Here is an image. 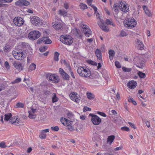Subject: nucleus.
<instances>
[{
	"label": "nucleus",
	"instance_id": "nucleus-53",
	"mask_svg": "<svg viewBox=\"0 0 155 155\" xmlns=\"http://www.w3.org/2000/svg\"><path fill=\"white\" fill-rule=\"evenodd\" d=\"M117 4H115L114 6V9L115 12H117L118 11V8H119L120 7L119 6H118Z\"/></svg>",
	"mask_w": 155,
	"mask_h": 155
},
{
	"label": "nucleus",
	"instance_id": "nucleus-17",
	"mask_svg": "<svg viewBox=\"0 0 155 155\" xmlns=\"http://www.w3.org/2000/svg\"><path fill=\"white\" fill-rule=\"evenodd\" d=\"M70 98L73 101L77 103H78L80 101V99L76 95L73 94H70L69 95Z\"/></svg>",
	"mask_w": 155,
	"mask_h": 155
},
{
	"label": "nucleus",
	"instance_id": "nucleus-47",
	"mask_svg": "<svg viewBox=\"0 0 155 155\" xmlns=\"http://www.w3.org/2000/svg\"><path fill=\"white\" fill-rule=\"evenodd\" d=\"M122 69L123 71L126 72H130L132 70L131 68H126L125 67H123Z\"/></svg>",
	"mask_w": 155,
	"mask_h": 155
},
{
	"label": "nucleus",
	"instance_id": "nucleus-28",
	"mask_svg": "<svg viewBox=\"0 0 155 155\" xmlns=\"http://www.w3.org/2000/svg\"><path fill=\"white\" fill-rule=\"evenodd\" d=\"M52 99L53 103H54L58 101V98L57 97L56 94L53 93L52 94Z\"/></svg>",
	"mask_w": 155,
	"mask_h": 155
},
{
	"label": "nucleus",
	"instance_id": "nucleus-21",
	"mask_svg": "<svg viewBox=\"0 0 155 155\" xmlns=\"http://www.w3.org/2000/svg\"><path fill=\"white\" fill-rule=\"evenodd\" d=\"M95 54L98 59L101 60V53L99 49H97L96 50Z\"/></svg>",
	"mask_w": 155,
	"mask_h": 155
},
{
	"label": "nucleus",
	"instance_id": "nucleus-3",
	"mask_svg": "<svg viewBox=\"0 0 155 155\" xmlns=\"http://www.w3.org/2000/svg\"><path fill=\"white\" fill-rule=\"evenodd\" d=\"M137 24V21L132 18H129L124 21V26L128 28H131L134 27Z\"/></svg>",
	"mask_w": 155,
	"mask_h": 155
},
{
	"label": "nucleus",
	"instance_id": "nucleus-25",
	"mask_svg": "<svg viewBox=\"0 0 155 155\" xmlns=\"http://www.w3.org/2000/svg\"><path fill=\"white\" fill-rule=\"evenodd\" d=\"M36 68V65L34 63L31 64L28 68V71L31 72V71L35 70Z\"/></svg>",
	"mask_w": 155,
	"mask_h": 155
},
{
	"label": "nucleus",
	"instance_id": "nucleus-2",
	"mask_svg": "<svg viewBox=\"0 0 155 155\" xmlns=\"http://www.w3.org/2000/svg\"><path fill=\"white\" fill-rule=\"evenodd\" d=\"M60 41L63 43L70 45L73 43V40L72 37L69 35H63L60 37Z\"/></svg>",
	"mask_w": 155,
	"mask_h": 155
},
{
	"label": "nucleus",
	"instance_id": "nucleus-20",
	"mask_svg": "<svg viewBox=\"0 0 155 155\" xmlns=\"http://www.w3.org/2000/svg\"><path fill=\"white\" fill-rule=\"evenodd\" d=\"M58 14L61 16L65 17L67 16V12L64 9H61L58 12Z\"/></svg>",
	"mask_w": 155,
	"mask_h": 155
},
{
	"label": "nucleus",
	"instance_id": "nucleus-63",
	"mask_svg": "<svg viewBox=\"0 0 155 155\" xmlns=\"http://www.w3.org/2000/svg\"><path fill=\"white\" fill-rule=\"evenodd\" d=\"M111 112L113 115L115 116H116L117 114V112L114 110H112L111 111Z\"/></svg>",
	"mask_w": 155,
	"mask_h": 155
},
{
	"label": "nucleus",
	"instance_id": "nucleus-34",
	"mask_svg": "<svg viewBox=\"0 0 155 155\" xmlns=\"http://www.w3.org/2000/svg\"><path fill=\"white\" fill-rule=\"evenodd\" d=\"M30 3L28 1L26 0H23L22 2V7L28 6L30 5Z\"/></svg>",
	"mask_w": 155,
	"mask_h": 155
},
{
	"label": "nucleus",
	"instance_id": "nucleus-41",
	"mask_svg": "<svg viewBox=\"0 0 155 155\" xmlns=\"http://www.w3.org/2000/svg\"><path fill=\"white\" fill-rule=\"evenodd\" d=\"M80 6L81 8L83 9H86L87 8V5L86 4L83 3H81Z\"/></svg>",
	"mask_w": 155,
	"mask_h": 155
},
{
	"label": "nucleus",
	"instance_id": "nucleus-44",
	"mask_svg": "<svg viewBox=\"0 0 155 155\" xmlns=\"http://www.w3.org/2000/svg\"><path fill=\"white\" fill-rule=\"evenodd\" d=\"M61 122L62 123V124H65V125H66V124H69V123H68V122L69 120H68V119H66L65 118H64V120H61Z\"/></svg>",
	"mask_w": 155,
	"mask_h": 155
},
{
	"label": "nucleus",
	"instance_id": "nucleus-55",
	"mask_svg": "<svg viewBox=\"0 0 155 155\" xmlns=\"http://www.w3.org/2000/svg\"><path fill=\"white\" fill-rule=\"evenodd\" d=\"M5 66L7 69H9L10 68L9 64L8 61H5Z\"/></svg>",
	"mask_w": 155,
	"mask_h": 155
},
{
	"label": "nucleus",
	"instance_id": "nucleus-33",
	"mask_svg": "<svg viewBox=\"0 0 155 155\" xmlns=\"http://www.w3.org/2000/svg\"><path fill=\"white\" fill-rule=\"evenodd\" d=\"M10 46L5 44L3 50L5 52L9 51L10 50Z\"/></svg>",
	"mask_w": 155,
	"mask_h": 155
},
{
	"label": "nucleus",
	"instance_id": "nucleus-59",
	"mask_svg": "<svg viewBox=\"0 0 155 155\" xmlns=\"http://www.w3.org/2000/svg\"><path fill=\"white\" fill-rule=\"evenodd\" d=\"M128 124L131 127L134 128V129L136 128V127H135V125L134 124L130 122H129Z\"/></svg>",
	"mask_w": 155,
	"mask_h": 155
},
{
	"label": "nucleus",
	"instance_id": "nucleus-56",
	"mask_svg": "<svg viewBox=\"0 0 155 155\" xmlns=\"http://www.w3.org/2000/svg\"><path fill=\"white\" fill-rule=\"evenodd\" d=\"M13 0H1V3H10Z\"/></svg>",
	"mask_w": 155,
	"mask_h": 155
},
{
	"label": "nucleus",
	"instance_id": "nucleus-52",
	"mask_svg": "<svg viewBox=\"0 0 155 155\" xmlns=\"http://www.w3.org/2000/svg\"><path fill=\"white\" fill-rule=\"evenodd\" d=\"M115 65L116 67L118 68H119L121 67V66L120 63L117 61H115Z\"/></svg>",
	"mask_w": 155,
	"mask_h": 155
},
{
	"label": "nucleus",
	"instance_id": "nucleus-37",
	"mask_svg": "<svg viewBox=\"0 0 155 155\" xmlns=\"http://www.w3.org/2000/svg\"><path fill=\"white\" fill-rule=\"evenodd\" d=\"M24 107V104L21 102L18 103L15 105L16 108H23Z\"/></svg>",
	"mask_w": 155,
	"mask_h": 155
},
{
	"label": "nucleus",
	"instance_id": "nucleus-16",
	"mask_svg": "<svg viewBox=\"0 0 155 155\" xmlns=\"http://www.w3.org/2000/svg\"><path fill=\"white\" fill-rule=\"evenodd\" d=\"M53 27L56 30L61 29L62 27V24L60 22H56L52 23Z\"/></svg>",
	"mask_w": 155,
	"mask_h": 155
},
{
	"label": "nucleus",
	"instance_id": "nucleus-42",
	"mask_svg": "<svg viewBox=\"0 0 155 155\" xmlns=\"http://www.w3.org/2000/svg\"><path fill=\"white\" fill-rule=\"evenodd\" d=\"M28 117L29 118L33 119H35L36 116L34 114H32L31 112L29 111Z\"/></svg>",
	"mask_w": 155,
	"mask_h": 155
},
{
	"label": "nucleus",
	"instance_id": "nucleus-50",
	"mask_svg": "<svg viewBox=\"0 0 155 155\" xmlns=\"http://www.w3.org/2000/svg\"><path fill=\"white\" fill-rule=\"evenodd\" d=\"M51 130H54L55 131H58L59 129V127L58 126H56L54 127H51Z\"/></svg>",
	"mask_w": 155,
	"mask_h": 155
},
{
	"label": "nucleus",
	"instance_id": "nucleus-39",
	"mask_svg": "<svg viewBox=\"0 0 155 155\" xmlns=\"http://www.w3.org/2000/svg\"><path fill=\"white\" fill-rule=\"evenodd\" d=\"M106 23L109 25H112L113 26H115V25L113 23L112 21H110L109 19H107L106 21Z\"/></svg>",
	"mask_w": 155,
	"mask_h": 155
},
{
	"label": "nucleus",
	"instance_id": "nucleus-1",
	"mask_svg": "<svg viewBox=\"0 0 155 155\" xmlns=\"http://www.w3.org/2000/svg\"><path fill=\"white\" fill-rule=\"evenodd\" d=\"M77 72L80 76L83 77H88L91 75V71L85 67L79 66L78 68Z\"/></svg>",
	"mask_w": 155,
	"mask_h": 155
},
{
	"label": "nucleus",
	"instance_id": "nucleus-43",
	"mask_svg": "<svg viewBox=\"0 0 155 155\" xmlns=\"http://www.w3.org/2000/svg\"><path fill=\"white\" fill-rule=\"evenodd\" d=\"M128 101L130 102H132V103L134 105H136L137 104V103L135 101L133 98L130 97H129L128 99Z\"/></svg>",
	"mask_w": 155,
	"mask_h": 155
},
{
	"label": "nucleus",
	"instance_id": "nucleus-61",
	"mask_svg": "<svg viewBox=\"0 0 155 155\" xmlns=\"http://www.w3.org/2000/svg\"><path fill=\"white\" fill-rule=\"evenodd\" d=\"M64 7L66 9H68L69 8V5L68 3H65L64 4Z\"/></svg>",
	"mask_w": 155,
	"mask_h": 155
},
{
	"label": "nucleus",
	"instance_id": "nucleus-13",
	"mask_svg": "<svg viewBox=\"0 0 155 155\" xmlns=\"http://www.w3.org/2000/svg\"><path fill=\"white\" fill-rule=\"evenodd\" d=\"M137 84L136 81L134 80H132L129 81L127 84L128 87L131 89H134L137 86Z\"/></svg>",
	"mask_w": 155,
	"mask_h": 155
},
{
	"label": "nucleus",
	"instance_id": "nucleus-18",
	"mask_svg": "<svg viewBox=\"0 0 155 155\" xmlns=\"http://www.w3.org/2000/svg\"><path fill=\"white\" fill-rule=\"evenodd\" d=\"M52 78V82L53 83L57 84L59 81V77L56 74H54Z\"/></svg>",
	"mask_w": 155,
	"mask_h": 155
},
{
	"label": "nucleus",
	"instance_id": "nucleus-38",
	"mask_svg": "<svg viewBox=\"0 0 155 155\" xmlns=\"http://www.w3.org/2000/svg\"><path fill=\"white\" fill-rule=\"evenodd\" d=\"M138 74L140 78H144L146 77L145 74L141 71H139Z\"/></svg>",
	"mask_w": 155,
	"mask_h": 155
},
{
	"label": "nucleus",
	"instance_id": "nucleus-8",
	"mask_svg": "<svg viewBox=\"0 0 155 155\" xmlns=\"http://www.w3.org/2000/svg\"><path fill=\"white\" fill-rule=\"evenodd\" d=\"M82 28L83 29V33H84L86 36L89 37L91 35V31L89 27L86 25H84Z\"/></svg>",
	"mask_w": 155,
	"mask_h": 155
},
{
	"label": "nucleus",
	"instance_id": "nucleus-51",
	"mask_svg": "<svg viewBox=\"0 0 155 155\" xmlns=\"http://www.w3.org/2000/svg\"><path fill=\"white\" fill-rule=\"evenodd\" d=\"M91 109L90 108L88 107L87 106L84 107L83 108V111L84 112H86V111H91Z\"/></svg>",
	"mask_w": 155,
	"mask_h": 155
},
{
	"label": "nucleus",
	"instance_id": "nucleus-12",
	"mask_svg": "<svg viewBox=\"0 0 155 155\" xmlns=\"http://www.w3.org/2000/svg\"><path fill=\"white\" fill-rule=\"evenodd\" d=\"M40 40V41H38V43H40L43 42L45 44H50L52 42L49 39L48 37H43Z\"/></svg>",
	"mask_w": 155,
	"mask_h": 155
},
{
	"label": "nucleus",
	"instance_id": "nucleus-14",
	"mask_svg": "<svg viewBox=\"0 0 155 155\" xmlns=\"http://www.w3.org/2000/svg\"><path fill=\"white\" fill-rule=\"evenodd\" d=\"M13 65L16 69L18 70L19 71H20L23 69V67L21 63H17L15 61L13 63Z\"/></svg>",
	"mask_w": 155,
	"mask_h": 155
},
{
	"label": "nucleus",
	"instance_id": "nucleus-54",
	"mask_svg": "<svg viewBox=\"0 0 155 155\" xmlns=\"http://www.w3.org/2000/svg\"><path fill=\"white\" fill-rule=\"evenodd\" d=\"M121 129L123 130L126 131H128L130 130L129 128L126 126H124L122 127L121 128Z\"/></svg>",
	"mask_w": 155,
	"mask_h": 155
},
{
	"label": "nucleus",
	"instance_id": "nucleus-29",
	"mask_svg": "<svg viewBox=\"0 0 155 155\" xmlns=\"http://www.w3.org/2000/svg\"><path fill=\"white\" fill-rule=\"evenodd\" d=\"M143 8L146 14L148 16H151V13L148 10L147 7L146 6L144 5L143 6Z\"/></svg>",
	"mask_w": 155,
	"mask_h": 155
},
{
	"label": "nucleus",
	"instance_id": "nucleus-15",
	"mask_svg": "<svg viewBox=\"0 0 155 155\" xmlns=\"http://www.w3.org/2000/svg\"><path fill=\"white\" fill-rule=\"evenodd\" d=\"M9 123L12 124L13 125H18L19 124V121L17 118L14 117H11L9 120Z\"/></svg>",
	"mask_w": 155,
	"mask_h": 155
},
{
	"label": "nucleus",
	"instance_id": "nucleus-6",
	"mask_svg": "<svg viewBox=\"0 0 155 155\" xmlns=\"http://www.w3.org/2000/svg\"><path fill=\"white\" fill-rule=\"evenodd\" d=\"M41 35L40 32L38 31H34L30 32L28 37L31 40H35L38 38Z\"/></svg>",
	"mask_w": 155,
	"mask_h": 155
},
{
	"label": "nucleus",
	"instance_id": "nucleus-4",
	"mask_svg": "<svg viewBox=\"0 0 155 155\" xmlns=\"http://www.w3.org/2000/svg\"><path fill=\"white\" fill-rule=\"evenodd\" d=\"M24 51L22 50H16L12 52L14 58L18 60H22L24 57H25V54Z\"/></svg>",
	"mask_w": 155,
	"mask_h": 155
},
{
	"label": "nucleus",
	"instance_id": "nucleus-57",
	"mask_svg": "<svg viewBox=\"0 0 155 155\" xmlns=\"http://www.w3.org/2000/svg\"><path fill=\"white\" fill-rule=\"evenodd\" d=\"M97 114H99L100 115L104 117H107V115H106V114L103 112L98 111Z\"/></svg>",
	"mask_w": 155,
	"mask_h": 155
},
{
	"label": "nucleus",
	"instance_id": "nucleus-31",
	"mask_svg": "<svg viewBox=\"0 0 155 155\" xmlns=\"http://www.w3.org/2000/svg\"><path fill=\"white\" fill-rule=\"evenodd\" d=\"M59 54L58 52L56 51L54 52V60L55 61H58L59 60Z\"/></svg>",
	"mask_w": 155,
	"mask_h": 155
},
{
	"label": "nucleus",
	"instance_id": "nucleus-9",
	"mask_svg": "<svg viewBox=\"0 0 155 155\" xmlns=\"http://www.w3.org/2000/svg\"><path fill=\"white\" fill-rule=\"evenodd\" d=\"M13 21L15 25L18 26H21L24 23L23 19L19 17H15Z\"/></svg>",
	"mask_w": 155,
	"mask_h": 155
},
{
	"label": "nucleus",
	"instance_id": "nucleus-10",
	"mask_svg": "<svg viewBox=\"0 0 155 155\" xmlns=\"http://www.w3.org/2000/svg\"><path fill=\"white\" fill-rule=\"evenodd\" d=\"M120 5L119 8L122 11L126 12L128 11L129 8L126 2L124 1H121Z\"/></svg>",
	"mask_w": 155,
	"mask_h": 155
},
{
	"label": "nucleus",
	"instance_id": "nucleus-64",
	"mask_svg": "<svg viewBox=\"0 0 155 155\" xmlns=\"http://www.w3.org/2000/svg\"><path fill=\"white\" fill-rule=\"evenodd\" d=\"M63 63L65 65H66L68 67V68H69V66H70L68 63H67L66 61L65 60H64L63 61Z\"/></svg>",
	"mask_w": 155,
	"mask_h": 155
},
{
	"label": "nucleus",
	"instance_id": "nucleus-32",
	"mask_svg": "<svg viewBox=\"0 0 155 155\" xmlns=\"http://www.w3.org/2000/svg\"><path fill=\"white\" fill-rule=\"evenodd\" d=\"M53 75L54 74L48 73L46 75V77L48 79H49L52 81Z\"/></svg>",
	"mask_w": 155,
	"mask_h": 155
},
{
	"label": "nucleus",
	"instance_id": "nucleus-40",
	"mask_svg": "<svg viewBox=\"0 0 155 155\" xmlns=\"http://www.w3.org/2000/svg\"><path fill=\"white\" fill-rule=\"evenodd\" d=\"M68 69L70 71L71 75V76L73 78L75 79V78L74 74L72 70L71 69L70 66H69Z\"/></svg>",
	"mask_w": 155,
	"mask_h": 155
},
{
	"label": "nucleus",
	"instance_id": "nucleus-11",
	"mask_svg": "<svg viewBox=\"0 0 155 155\" xmlns=\"http://www.w3.org/2000/svg\"><path fill=\"white\" fill-rule=\"evenodd\" d=\"M59 72L64 80H69L70 78L69 76L62 68H60L59 69Z\"/></svg>",
	"mask_w": 155,
	"mask_h": 155
},
{
	"label": "nucleus",
	"instance_id": "nucleus-58",
	"mask_svg": "<svg viewBox=\"0 0 155 155\" xmlns=\"http://www.w3.org/2000/svg\"><path fill=\"white\" fill-rule=\"evenodd\" d=\"M44 93L45 94L47 95H49L51 94L50 91L47 90L44 91Z\"/></svg>",
	"mask_w": 155,
	"mask_h": 155
},
{
	"label": "nucleus",
	"instance_id": "nucleus-19",
	"mask_svg": "<svg viewBox=\"0 0 155 155\" xmlns=\"http://www.w3.org/2000/svg\"><path fill=\"white\" fill-rule=\"evenodd\" d=\"M98 25L100 26V28L103 31L107 32L109 31V28L105 25L104 23H102L101 24L98 23Z\"/></svg>",
	"mask_w": 155,
	"mask_h": 155
},
{
	"label": "nucleus",
	"instance_id": "nucleus-62",
	"mask_svg": "<svg viewBox=\"0 0 155 155\" xmlns=\"http://www.w3.org/2000/svg\"><path fill=\"white\" fill-rule=\"evenodd\" d=\"M122 147L121 146H120L119 147H117L115 148L114 149V150L115 151L119 150H121L122 149Z\"/></svg>",
	"mask_w": 155,
	"mask_h": 155
},
{
	"label": "nucleus",
	"instance_id": "nucleus-26",
	"mask_svg": "<svg viewBox=\"0 0 155 155\" xmlns=\"http://www.w3.org/2000/svg\"><path fill=\"white\" fill-rule=\"evenodd\" d=\"M115 137L114 135H111L108 136L107 139V142L109 143L110 144L115 139Z\"/></svg>",
	"mask_w": 155,
	"mask_h": 155
},
{
	"label": "nucleus",
	"instance_id": "nucleus-60",
	"mask_svg": "<svg viewBox=\"0 0 155 155\" xmlns=\"http://www.w3.org/2000/svg\"><path fill=\"white\" fill-rule=\"evenodd\" d=\"M96 155H113L112 154H110L107 153H104L103 154H102L101 153L99 152V153H98Z\"/></svg>",
	"mask_w": 155,
	"mask_h": 155
},
{
	"label": "nucleus",
	"instance_id": "nucleus-5",
	"mask_svg": "<svg viewBox=\"0 0 155 155\" xmlns=\"http://www.w3.org/2000/svg\"><path fill=\"white\" fill-rule=\"evenodd\" d=\"M89 116L92 117L91 120L94 125H98L101 122V119L97 115H94L92 114H90Z\"/></svg>",
	"mask_w": 155,
	"mask_h": 155
},
{
	"label": "nucleus",
	"instance_id": "nucleus-36",
	"mask_svg": "<svg viewBox=\"0 0 155 155\" xmlns=\"http://www.w3.org/2000/svg\"><path fill=\"white\" fill-rule=\"evenodd\" d=\"M87 98L89 99H93L94 98V95L91 93L87 92Z\"/></svg>",
	"mask_w": 155,
	"mask_h": 155
},
{
	"label": "nucleus",
	"instance_id": "nucleus-27",
	"mask_svg": "<svg viewBox=\"0 0 155 155\" xmlns=\"http://www.w3.org/2000/svg\"><path fill=\"white\" fill-rule=\"evenodd\" d=\"M69 124H66V126L68 127V128L69 130L72 131L75 130V129L72 126V124L70 122H69Z\"/></svg>",
	"mask_w": 155,
	"mask_h": 155
},
{
	"label": "nucleus",
	"instance_id": "nucleus-30",
	"mask_svg": "<svg viewBox=\"0 0 155 155\" xmlns=\"http://www.w3.org/2000/svg\"><path fill=\"white\" fill-rule=\"evenodd\" d=\"M23 0H19L15 3V5L17 7H22V2Z\"/></svg>",
	"mask_w": 155,
	"mask_h": 155
},
{
	"label": "nucleus",
	"instance_id": "nucleus-35",
	"mask_svg": "<svg viewBox=\"0 0 155 155\" xmlns=\"http://www.w3.org/2000/svg\"><path fill=\"white\" fill-rule=\"evenodd\" d=\"M46 134L42 130L39 135V137L41 139H45L46 137Z\"/></svg>",
	"mask_w": 155,
	"mask_h": 155
},
{
	"label": "nucleus",
	"instance_id": "nucleus-45",
	"mask_svg": "<svg viewBox=\"0 0 155 155\" xmlns=\"http://www.w3.org/2000/svg\"><path fill=\"white\" fill-rule=\"evenodd\" d=\"M120 35V37H124L127 36V34L125 31L122 30L121 31Z\"/></svg>",
	"mask_w": 155,
	"mask_h": 155
},
{
	"label": "nucleus",
	"instance_id": "nucleus-24",
	"mask_svg": "<svg viewBox=\"0 0 155 155\" xmlns=\"http://www.w3.org/2000/svg\"><path fill=\"white\" fill-rule=\"evenodd\" d=\"M12 116L11 113H8L5 115L4 120L6 121H8L11 118Z\"/></svg>",
	"mask_w": 155,
	"mask_h": 155
},
{
	"label": "nucleus",
	"instance_id": "nucleus-7",
	"mask_svg": "<svg viewBox=\"0 0 155 155\" xmlns=\"http://www.w3.org/2000/svg\"><path fill=\"white\" fill-rule=\"evenodd\" d=\"M31 23L34 26H39L41 25L40 19L37 16H34L30 18Z\"/></svg>",
	"mask_w": 155,
	"mask_h": 155
},
{
	"label": "nucleus",
	"instance_id": "nucleus-23",
	"mask_svg": "<svg viewBox=\"0 0 155 155\" xmlns=\"http://www.w3.org/2000/svg\"><path fill=\"white\" fill-rule=\"evenodd\" d=\"M137 44L138 45L139 50H142L143 49V47L144 46V45L143 43L140 40L137 39Z\"/></svg>",
	"mask_w": 155,
	"mask_h": 155
},
{
	"label": "nucleus",
	"instance_id": "nucleus-22",
	"mask_svg": "<svg viewBox=\"0 0 155 155\" xmlns=\"http://www.w3.org/2000/svg\"><path fill=\"white\" fill-rule=\"evenodd\" d=\"M108 53L109 54L110 59V60H113L114 57L115 55V51L113 50H110L109 51Z\"/></svg>",
	"mask_w": 155,
	"mask_h": 155
},
{
	"label": "nucleus",
	"instance_id": "nucleus-48",
	"mask_svg": "<svg viewBox=\"0 0 155 155\" xmlns=\"http://www.w3.org/2000/svg\"><path fill=\"white\" fill-rule=\"evenodd\" d=\"M9 147V146H7L4 142H1V148H5Z\"/></svg>",
	"mask_w": 155,
	"mask_h": 155
},
{
	"label": "nucleus",
	"instance_id": "nucleus-46",
	"mask_svg": "<svg viewBox=\"0 0 155 155\" xmlns=\"http://www.w3.org/2000/svg\"><path fill=\"white\" fill-rule=\"evenodd\" d=\"M21 81V79L20 78H18L16 79L15 81L11 82L12 84H14L15 83H17L20 82Z\"/></svg>",
	"mask_w": 155,
	"mask_h": 155
},
{
	"label": "nucleus",
	"instance_id": "nucleus-49",
	"mask_svg": "<svg viewBox=\"0 0 155 155\" xmlns=\"http://www.w3.org/2000/svg\"><path fill=\"white\" fill-rule=\"evenodd\" d=\"M47 49V47L46 46H44L40 48L39 50L41 52H42L45 51Z\"/></svg>",
	"mask_w": 155,
	"mask_h": 155
}]
</instances>
